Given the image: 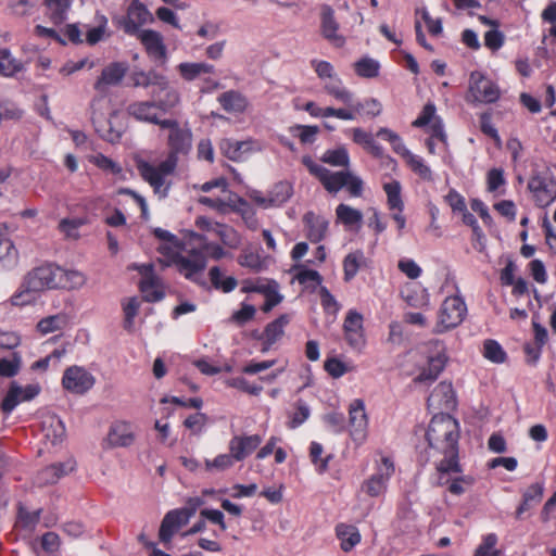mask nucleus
<instances>
[{"label": "nucleus", "instance_id": "nucleus-58", "mask_svg": "<svg viewBox=\"0 0 556 556\" xmlns=\"http://www.w3.org/2000/svg\"><path fill=\"white\" fill-rule=\"evenodd\" d=\"M216 235L220 238L223 243L231 249H237L241 244V238L239 233L226 225L220 224L217 228Z\"/></svg>", "mask_w": 556, "mask_h": 556}, {"label": "nucleus", "instance_id": "nucleus-18", "mask_svg": "<svg viewBox=\"0 0 556 556\" xmlns=\"http://www.w3.org/2000/svg\"><path fill=\"white\" fill-rule=\"evenodd\" d=\"M135 268L142 276V280L140 282V289L143 294V298L148 302H156L163 299L164 293L161 289L160 278L153 271L152 264H141L135 265Z\"/></svg>", "mask_w": 556, "mask_h": 556}, {"label": "nucleus", "instance_id": "nucleus-19", "mask_svg": "<svg viewBox=\"0 0 556 556\" xmlns=\"http://www.w3.org/2000/svg\"><path fill=\"white\" fill-rule=\"evenodd\" d=\"M343 329L348 344L352 349L361 351L366 343L363 316L356 311H349L343 324Z\"/></svg>", "mask_w": 556, "mask_h": 556}, {"label": "nucleus", "instance_id": "nucleus-49", "mask_svg": "<svg viewBox=\"0 0 556 556\" xmlns=\"http://www.w3.org/2000/svg\"><path fill=\"white\" fill-rule=\"evenodd\" d=\"M236 462H238V460L231 452L224 453V454L217 455L213 459H206L205 460V469L210 472H214V471L220 472V471H225V470L231 468Z\"/></svg>", "mask_w": 556, "mask_h": 556}, {"label": "nucleus", "instance_id": "nucleus-15", "mask_svg": "<svg viewBox=\"0 0 556 556\" xmlns=\"http://www.w3.org/2000/svg\"><path fill=\"white\" fill-rule=\"evenodd\" d=\"M223 154L231 161L241 162L249 159L252 154L263 150V143L255 139L235 140L224 139L219 144Z\"/></svg>", "mask_w": 556, "mask_h": 556}, {"label": "nucleus", "instance_id": "nucleus-52", "mask_svg": "<svg viewBox=\"0 0 556 556\" xmlns=\"http://www.w3.org/2000/svg\"><path fill=\"white\" fill-rule=\"evenodd\" d=\"M379 68V62L368 56L362 58L354 64L356 74L364 78H372L378 76Z\"/></svg>", "mask_w": 556, "mask_h": 556}, {"label": "nucleus", "instance_id": "nucleus-37", "mask_svg": "<svg viewBox=\"0 0 556 556\" xmlns=\"http://www.w3.org/2000/svg\"><path fill=\"white\" fill-rule=\"evenodd\" d=\"M25 70V64L16 59L9 49H0V75L13 77Z\"/></svg>", "mask_w": 556, "mask_h": 556}, {"label": "nucleus", "instance_id": "nucleus-16", "mask_svg": "<svg viewBox=\"0 0 556 556\" xmlns=\"http://www.w3.org/2000/svg\"><path fill=\"white\" fill-rule=\"evenodd\" d=\"M126 113L138 122L153 124L160 127L164 121V118L160 117L161 111L155 100L134 101L127 105Z\"/></svg>", "mask_w": 556, "mask_h": 556}, {"label": "nucleus", "instance_id": "nucleus-20", "mask_svg": "<svg viewBox=\"0 0 556 556\" xmlns=\"http://www.w3.org/2000/svg\"><path fill=\"white\" fill-rule=\"evenodd\" d=\"M128 65L124 62H113L102 70V73L94 84V89L104 94L110 87L117 86L124 79Z\"/></svg>", "mask_w": 556, "mask_h": 556}, {"label": "nucleus", "instance_id": "nucleus-39", "mask_svg": "<svg viewBox=\"0 0 556 556\" xmlns=\"http://www.w3.org/2000/svg\"><path fill=\"white\" fill-rule=\"evenodd\" d=\"M156 90L160 92H164L163 97H160L157 100H155L161 113L169 112L180 103V92L178 91V89L169 85L167 78L166 87H159Z\"/></svg>", "mask_w": 556, "mask_h": 556}, {"label": "nucleus", "instance_id": "nucleus-10", "mask_svg": "<svg viewBox=\"0 0 556 556\" xmlns=\"http://www.w3.org/2000/svg\"><path fill=\"white\" fill-rule=\"evenodd\" d=\"M94 384L96 377L83 366L72 365L63 372L62 387L72 394H86Z\"/></svg>", "mask_w": 556, "mask_h": 556}, {"label": "nucleus", "instance_id": "nucleus-8", "mask_svg": "<svg viewBox=\"0 0 556 556\" xmlns=\"http://www.w3.org/2000/svg\"><path fill=\"white\" fill-rule=\"evenodd\" d=\"M394 471L393 460L388 456H381L380 460L376 462L375 472L363 481L361 491L370 497L383 495Z\"/></svg>", "mask_w": 556, "mask_h": 556}, {"label": "nucleus", "instance_id": "nucleus-21", "mask_svg": "<svg viewBox=\"0 0 556 556\" xmlns=\"http://www.w3.org/2000/svg\"><path fill=\"white\" fill-rule=\"evenodd\" d=\"M340 102L345 105L342 108V111L346 112L351 116V118H343V121H354L362 114L375 117L378 116L382 111V106L378 100L369 98L364 101H355L354 93L351 90L349 101Z\"/></svg>", "mask_w": 556, "mask_h": 556}, {"label": "nucleus", "instance_id": "nucleus-33", "mask_svg": "<svg viewBox=\"0 0 556 556\" xmlns=\"http://www.w3.org/2000/svg\"><path fill=\"white\" fill-rule=\"evenodd\" d=\"M177 71L184 80L192 81L204 75L214 74L215 67L207 62H182L178 64Z\"/></svg>", "mask_w": 556, "mask_h": 556}, {"label": "nucleus", "instance_id": "nucleus-60", "mask_svg": "<svg viewBox=\"0 0 556 556\" xmlns=\"http://www.w3.org/2000/svg\"><path fill=\"white\" fill-rule=\"evenodd\" d=\"M226 384L231 388H236L240 391H243L245 393H249L251 395H258L263 388L258 384H251L245 378L243 377H235L230 378L226 381Z\"/></svg>", "mask_w": 556, "mask_h": 556}, {"label": "nucleus", "instance_id": "nucleus-46", "mask_svg": "<svg viewBox=\"0 0 556 556\" xmlns=\"http://www.w3.org/2000/svg\"><path fill=\"white\" fill-rule=\"evenodd\" d=\"M87 277L84 273L76 269L62 268L61 283L59 288L77 290L85 286Z\"/></svg>", "mask_w": 556, "mask_h": 556}, {"label": "nucleus", "instance_id": "nucleus-12", "mask_svg": "<svg viewBox=\"0 0 556 556\" xmlns=\"http://www.w3.org/2000/svg\"><path fill=\"white\" fill-rule=\"evenodd\" d=\"M349 428L352 440L362 444L368 433V415L365 402L362 399H354L349 404Z\"/></svg>", "mask_w": 556, "mask_h": 556}, {"label": "nucleus", "instance_id": "nucleus-45", "mask_svg": "<svg viewBox=\"0 0 556 556\" xmlns=\"http://www.w3.org/2000/svg\"><path fill=\"white\" fill-rule=\"evenodd\" d=\"M387 194L388 206L392 211L403 212L404 203L401 197L402 187L400 181L392 180L383 185Z\"/></svg>", "mask_w": 556, "mask_h": 556}, {"label": "nucleus", "instance_id": "nucleus-57", "mask_svg": "<svg viewBox=\"0 0 556 556\" xmlns=\"http://www.w3.org/2000/svg\"><path fill=\"white\" fill-rule=\"evenodd\" d=\"M483 356L492 363H503L505 361V352L502 346L494 340H486L483 344Z\"/></svg>", "mask_w": 556, "mask_h": 556}, {"label": "nucleus", "instance_id": "nucleus-7", "mask_svg": "<svg viewBox=\"0 0 556 556\" xmlns=\"http://www.w3.org/2000/svg\"><path fill=\"white\" fill-rule=\"evenodd\" d=\"M466 315L467 306L463 298L447 296L439 308L434 332L444 333L456 328L463 323Z\"/></svg>", "mask_w": 556, "mask_h": 556}, {"label": "nucleus", "instance_id": "nucleus-40", "mask_svg": "<svg viewBox=\"0 0 556 556\" xmlns=\"http://www.w3.org/2000/svg\"><path fill=\"white\" fill-rule=\"evenodd\" d=\"M281 188L283 189L282 197H270L269 194L264 195L260 191H252L250 193V198L254 203L263 208L279 206L283 204L292 194L291 186H282Z\"/></svg>", "mask_w": 556, "mask_h": 556}, {"label": "nucleus", "instance_id": "nucleus-38", "mask_svg": "<svg viewBox=\"0 0 556 556\" xmlns=\"http://www.w3.org/2000/svg\"><path fill=\"white\" fill-rule=\"evenodd\" d=\"M88 224L86 217L62 218L59 222L58 230L66 240L76 241L80 238V227Z\"/></svg>", "mask_w": 556, "mask_h": 556}, {"label": "nucleus", "instance_id": "nucleus-34", "mask_svg": "<svg viewBox=\"0 0 556 556\" xmlns=\"http://www.w3.org/2000/svg\"><path fill=\"white\" fill-rule=\"evenodd\" d=\"M108 440L112 446H129L135 440L131 424L126 421L113 424Z\"/></svg>", "mask_w": 556, "mask_h": 556}, {"label": "nucleus", "instance_id": "nucleus-36", "mask_svg": "<svg viewBox=\"0 0 556 556\" xmlns=\"http://www.w3.org/2000/svg\"><path fill=\"white\" fill-rule=\"evenodd\" d=\"M132 84L135 87L149 88L166 87V76L157 73L155 70L150 71H134L131 75Z\"/></svg>", "mask_w": 556, "mask_h": 556}, {"label": "nucleus", "instance_id": "nucleus-24", "mask_svg": "<svg viewBox=\"0 0 556 556\" xmlns=\"http://www.w3.org/2000/svg\"><path fill=\"white\" fill-rule=\"evenodd\" d=\"M189 522L186 513L179 511L178 509L169 510L163 518L159 531L160 541L164 544H168L172 538L178 530Z\"/></svg>", "mask_w": 556, "mask_h": 556}, {"label": "nucleus", "instance_id": "nucleus-27", "mask_svg": "<svg viewBox=\"0 0 556 556\" xmlns=\"http://www.w3.org/2000/svg\"><path fill=\"white\" fill-rule=\"evenodd\" d=\"M199 203L208 206L217 212L226 213L229 210H235L241 199L230 190H224L220 195H203L198 199Z\"/></svg>", "mask_w": 556, "mask_h": 556}, {"label": "nucleus", "instance_id": "nucleus-35", "mask_svg": "<svg viewBox=\"0 0 556 556\" xmlns=\"http://www.w3.org/2000/svg\"><path fill=\"white\" fill-rule=\"evenodd\" d=\"M336 535L340 541V547L343 552H351L361 542V533L353 525L339 523L336 527Z\"/></svg>", "mask_w": 556, "mask_h": 556}, {"label": "nucleus", "instance_id": "nucleus-13", "mask_svg": "<svg viewBox=\"0 0 556 556\" xmlns=\"http://www.w3.org/2000/svg\"><path fill=\"white\" fill-rule=\"evenodd\" d=\"M173 263L180 274L195 282H200L206 267L205 255L199 250H191L188 255H173Z\"/></svg>", "mask_w": 556, "mask_h": 556}, {"label": "nucleus", "instance_id": "nucleus-3", "mask_svg": "<svg viewBox=\"0 0 556 556\" xmlns=\"http://www.w3.org/2000/svg\"><path fill=\"white\" fill-rule=\"evenodd\" d=\"M302 163L323 184L328 192L337 193L343 187H346L351 195L359 197L362 194L363 181L352 172H330L328 168L314 162L309 156H304Z\"/></svg>", "mask_w": 556, "mask_h": 556}, {"label": "nucleus", "instance_id": "nucleus-17", "mask_svg": "<svg viewBox=\"0 0 556 556\" xmlns=\"http://www.w3.org/2000/svg\"><path fill=\"white\" fill-rule=\"evenodd\" d=\"M151 22H153L152 13L143 3L134 0L128 7L127 15L123 22V29L128 35L137 36L142 30L140 27Z\"/></svg>", "mask_w": 556, "mask_h": 556}, {"label": "nucleus", "instance_id": "nucleus-6", "mask_svg": "<svg viewBox=\"0 0 556 556\" xmlns=\"http://www.w3.org/2000/svg\"><path fill=\"white\" fill-rule=\"evenodd\" d=\"M317 77L323 81L324 91L334 100L349 101L350 89L343 84L337 74L333 65L324 60L314 59L311 61Z\"/></svg>", "mask_w": 556, "mask_h": 556}, {"label": "nucleus", "instance_id": "nucleus-25", "mask_svg": "<svg viewBox=\"0 0 556 556\" xmlns=\"http://www.w3.org/2000/svg\"><path fill=\"white\" fill-rule=\"evenodd\" d=\"M75 468V459L67 458L62 463L52 464L40 470L36 476V481L39 485L53 484L58 482L62 477L72 472Z\"/></svg>", "mask_w": 556, "mask_h": 556}, {"label": "nucleus", "instance_id": "nucleus-14", "mask_svg": "<svg viewBox=\"0 0 556 556\" xmlns=\"http://www.w3.org/2000/svg\"><path fill=\"white\" fill-rule=\"evenodd\" d=\"M149 59L159 66L167 62V47L161 33L153 29H142L137 35Z\"/></svg>", "mask_w": 556, "mask_h": 556}, {"label": "nucleus", "instance_id": "nucleus-28", "mask_svg": "<svg viewBox=\"0 0 556 556\" xmlns=\"http://www.w3.org/2000/svg\"><path fill=\"white\" fill-rule=\"evenodd\" d=\"M339 24L334 18V11L325 5L321 10V34L334 47H342L345 39L338 33Z\"/></svg>", "mask_w": 556, "mask_h": 556}, {"label": "nucleus", "instance_id": "nucleus-26", "mask_svg": "<svg viewBox=\"0 0 556 556\" xmlns=\"http://www.w3.org/2000/svg\"><path fill=\"white\" fill-rule=\"evenodd\" d=\"M40 431L43 440L52 445L62 442L65 437V426L54 414H45L40 420Z\"/></svg>", "mask_w": 556, "mask_h": 556}, {"label": "nucleus", "instance_id": "nucleus-41", "mask_svg": "<svg viewBox=\"0 0 556 556\" xmlns=\"http://www.w3.org/2000/svg\"><path fill=\"white\" fill-rule=\"evenodd\" d=\"M218 101L227 112L241 113L248 106L245 97L233 90L222 93L218 97Z\"/></svg>", "mask_w": 556, "mask_h": 556}, {"label": "nucleus", "instance_id": "nucleus-42", "mask_svg": "<svg viewBox=\"0 0 556 556\" xmlns=\"http://www.w3.org/2000/svg\"><path fill=\"white\" fill-rule=\"evenodd\" d=\"M304 110L313 117H337L339 119L351 118L350 114L342 111V108L326 106L320 108L315 102L309 101L304 105Z\"/></svg>", "mask_w": 556, "mask_h": 556}, {"label": "nucleus", "instance_id": "nucleus-1", "mask_svg": "<svg viewBox=\"0 0 556 556\" xmlns=\"http://www.w3.org/2000/svg\"><path fill=\"white\" fill-rule=\"evenodd\" d=\"M161 128L169 130L167 137L169 152L166 159L159 165L140 160L137 162V169L142 179L152 187L153 192L160 199H165L170 188L167 178L177 167L178 155H185L191 150L192 132L189 127H182L176 119L172 118H164Z\"/></svg>", "mask_w": 556, "mask_h": 556}, {"label": "nucleus", "instance_id": "nucleus-5", "mask_svg": "<svg viewBox=\"0 0 556 556\" xmlns=\"http://www.w3.org/2000/svg\"><path fill=\"white\" fill-rule=\"evenodd\" d=\"M377 136L391 143L393 151L402 156L410 169L424 180H432L433 175L430 167L422 157L410 152L404 144L402 138L393 130L382 127L377 131Z\"/></svg>", "mask_w": 556, "mask_h": 556}, {"label": "nucleus", "instance_id": "nucleus-29", "mask_svg": "<svg viewBox=\"0 0 556 556\" xmlns=\"http://www.w3.org/2000/svg\"><path fill=\"white\" fill-rule=\"evenodd\" d=\"M303 224L305 226L306 237L311 242L316 243L325 239L329 226V222L325 217L316 215L313 212H307L303 216Z\"/></svg>", "mask_w": 556, "mask_h": 556}, {"label": "nucleus", "instance_id": "nucleus-61", "mask_svg": "<svg viewBox=\"0 0 556 556\" xmlns=\"http://www.w3.org/2000/svg\"><path fill=\"white\" fill-rule=\"evenodd\" d=\"M542 18L543 21L552 24L548 35L544 36V41L549 40L551 43L556 45V2L544 9L542 12Z\"/></svg>", "mask_w": 556, "mask_h": 556}, {"label": "nucleus", "instance_id": "nucleus-11", "mask_svg": "<svg viewBox=\"0 0 556 556\" xmlns=\"http://www.w3.org/2000/svg\"><path fill=\"white\" fill-rule=\"evenodd\" d=\"M62 267L46 264L33 269L26 279L33 290H37L39 293L48 290L59 288L61 283Z\"/></svg>", "mask_w": 556, "mask_h": 556}, {"label": "nucleus", "instance_id": "nucleus-43", "mask_svg": "<svg viewBox=\"0 0 556 556\" xmlns=\"http://www.w3.org/2000/svg\"><path fill=\"white\" fill-rule=\"evenodd\" d=\"M309 416L311 408L308 404L303 400H298L293 405V409L288 414L289 420L287 426L290 429H296L303 425L309 418Z\"/></svg>", "mask_w": 556, "mask_h": 556}, {"label": "nucleus", "instance_id": "nucleus-2", "mask_svg": "<svg viewBox=\"0 0 556 556\" xmlns=\"http://www.w3.org/2000/svg\"><path fill=\"white\" fill-rule=\"evenodd\" d=\"M432 456L442 454L443 459L438 463L437 469L444 472L459 471L458 464V422L447 414L434 416L426 432Z\"/></svg>", "mask_w": 556, "mask_h": 556}, {"label": "nucleus", "instance_id": "nucleus-64", "mask_svg": "<svg viewBox=\"0 0 556 556\" xmlns=\"http://www.w3.org/2000/svg\"><path fill=\"white\" fill-rule=\"evenodd\" d=\"M90 162L94 164L97 167L110 172L112 174L118 175L122 173V167L116 162L101 153L92 155L90 157Z\"/></svg>", "mask_w": 556, "mask_h": 556}, {"label": "nucleus", "instance_id": "nucleus-23", "mask_svg": "<svg viewBox=\"0 0 556 556\" xmlns=\"http://www.w3.org/2000/svg\"><path fill=\"white\" fill-rule=\"evenodd\" d=\"M539 206H547L556 199V182L540 176L532 177L528 184Z\"/></svg>", "mask_w": 556, "mask_h": 556}, {"label": "nucleus", "instance_id": "nucleus-56", "mask_svg": "<svg viewBox=\"0 0 556 556\" xmlns=\"http://www.w3.org/2000/svg\"><path fill=\"white\" fill-rule=\"evenodd\" d=\"M324 367L325 370L334 379H338L354 369L352 365L344 363L337 357L327 359Z\"/></svg>", "mask_w": 556, "mask_h": 556}, {"label": "nucleus", "instance_id": "nucleus-30", "mask_svg": "<svg viewBox=\"0 0 556 556\" xmlns=\"http://www.w3.org/2000/svg\"><path fill=\"white\" fill-rule=\"evenodd\" d=\"M439 471V483L441 485H447L448 491L454 495L463 494L467 488H469L473 483V479L470 476L460 475L462 468L459 467V471L455 472H442Z\"/></svg>", "mask_w": 556, "mask_h": 556}, {"label": "nucleus", "instance_id": "nucleus-9", "mask_svg": "<svg viewBox=\"0 0 556 556\" xmlns=\"http://www.w3.org/2000/svg\"><path fill=\"white\" fill-rule=\"evenodd\" d=\"M501 90L498 86L481 72H472L466 99L470 103H494L498 100Z\"/></svg>", "mask_w": 556, "mask_h": 556}, {"label": "nucleus", "instance_id": "nucleus-51", "mask_svg": "<svg viewBox=\"0 0 556 556\" xmlns=\"http://www.w3.org/2000/svg\"><path fill=\"white\" fill-rule=\"evenodd\" d=\"M45 2L54 23L66 20L72 4L70 0H46Z\"/></svg>", "mask_w": 556, "mask_h": 556}, {"label": "nucleus", "instance_id": "nucleus-50", "mask_svg": "<svg viewBox=\"0 0 556 556\" xmlns=\"http://www.w3.org/2000/svg\"><path fill=\"white\" fill-rule=\"evenodd\" d=\"M38 294L39 292L37 290H33L28 280L25 278L20 290L12 295L11 303L15 306H25L34 303L37 300Z\"/></svg>", "mask_w": 556, "mask_h": 556}, {"label": "nucleus", "instance_id": "nucleus-22", "mask_svg": "<svg viewBox=\"0 0 556 556\" xmlns=\"http://www.w3.org/2000/svg\"><path fill=\"white\" fill-rule=\"evenodd\" d=\"M262 441L263 438L260 434H237L230 439L228 450L238 462H241L256 451Z\"/></svg>", "mask_w": 556, "mask_h": 556}, {"label": "nucleus", "instance_id": "nucleus-55", "mask_svg": "<svg viewBox=\"0 0 556 556\" xmlns=\"http://www.w3.org/2000/svg\"><path fill=\"white\" fill-rule=\"evenodd\" d=\"M210 278L216 289L224 292H230L237 287V280L233 277L223 278L218 267H212L210 270Z\"/></svg>", "mask_w": 556, "mask_h": 556}, {"label": "nucleus", "instance_id": "nucleus-59", "mask_svg": "<svg viewBox=\"0 0 556 556\" xmlns=\"http://www.w3.org/2000/svg\"><path fill=\"white\" fill-rule=\"evenodd\" d=\"M20 386L12 383L1 405L5 414H10L22 401Z\"/></svg>", "mask_w": 556, "mask_h": 556}, {"label": "nucleus", "instance_id": "nucleus-54", "mask_svg": "<svg viewBox=\"0 0 556 556\" xmlns=\"http://www.w3.org/2000/svg\"><path fill=\"white\" fill-rule=\"evenodd\" d=\"M97 26L88 28L86 33V41L89 45H96L100 40H102L106 26H108V18L102 14L96 15Z\"/></svg>", "mask_w": 556, "mask_h": 556}, {"label": "nucleus", "instance_id": "nucleus-4", "mask_svg": "<svg viewBox=\"0 0 556 556\" xmlns=\"http://www.w3.org/2000/svg\"><path fill=\"white\" fill-rule=\"evenodd\" d=\"M412 358L419 369V374L414 380L420 383L434 381L447 362L445 349L439 342H431L419 346L412 352Z\"/></svg>", "mask_w": 556, "mask_h": 556}, {"label": "nucleus", "instance_id": "nucleus-62", "mask_svg": "<svg viewBox=\"0 0 556 556\" xmlns=\"http://www.w3.org/2000/svg\"><path fill=\"white\" fill-rule=\"evenodd\" d=\"M327 428L334 432L341 433L345 428V417L342 413L330 412L323 417Z\"/></svg>", "mask_w": 556, "mask_h": 556}, {"label": "nucleus", "instance_id": "nucleus-32", "mask_svg": "<svg viewBox=\"0 0 556 556\" xmlns=\"http://www.w3.org/2000/svg\"><path fill=\"white\" fill-rule=\"evenodd\" d=\"M290 320V315L283 314L266 326L263 333V352L267 351L271 345H274L283 337L285 328L289 325Z\"/></svg>", "mask_w": 556, "mask_h": 556}, {"label": "nucleus", "instance_id": "nucleus-48", "mask_svg": "<svg viewBox=\"0 0 556 556\" xmlns=\"http://www.w3.org/2000/svg\"><path fill=\"white\" fill-rule=\"evenodd\" d=\"M321 161L334 167H349L350 155L344 147L327 150L321 156Z\"/></svg>", "mask_w": 556, "mask_h": 556}, {"label": "nucleus", "instance_id": "nucleus-44", "mask_svg": "<svg viewBox=\"0 0 556 556\" xmlns=\"http://www.w3.org/2000/svg\"><path fill=\"white\" fill-rule=\"evenodd\" d=\"M364 262L365 255L363 251L356 250L349 253L343 260L344 280H352L356 276Z\"/></svg>", "mask_w": 556, "mask_h": 556}, {"label": "nucleus", "instance_id": "nucleus-31", "mask_svg": "<svg viewBox=\"0 0 556 556\" xmlns=\"http://www.w3.org/2000/svg\"><path fill=\"white\" fill-rule=\"evenodd\" d=\"M71 321V317L65 312H59L53 315L41 318L36 325V331L40 336H47L63 331Z\"/></svg>", "mask_w": 556, "mask_h": 556}, {"label": "nucleus", "instance_id": "nucleus-53", "mask_svg": "<svg viewBox=\"0 0 556 556\" xmlns=\"http://www.w3.org/2000/svg\"><path fill=\"white\" fill-rule=\"evenodd\" d=\"M16 258L13 242L5 236V227L0 224V262L12 263Z\"/></svg>", "mask_w": 556, "mask_h": 556}, {"label": "nucleus", "instance_id": "nucleus-47", "mask_svg": "<svg viewBox=\"0 0 556 556\" xmlns=\"http://www.w3.org/2000/svg\"><path fill=\"white\" fill-rule=\"evenodd\" d=\"M337 218L345 226H361L363 220V214L359 210H356L346 204H339L336 208Z\"/></svg>", "mask_w": 556, "mask_h": 556}, {"label": "nucleus", "instance_id": "nucleus-63", "mask_svg": "<svg viewBox=\"0 0 556 556\" xmlns=\"http://www.w3.org/2000/svg\"><path fill=\"white\" fill-rule=\"evenodd\" d=\"M238 262L241 266L248 267L254 271H260L264 267V262L261 258L260 254L244 251L238 258Z\"/></svg>", "mask_w": 556, "mask_h": 556}]
</instances>
